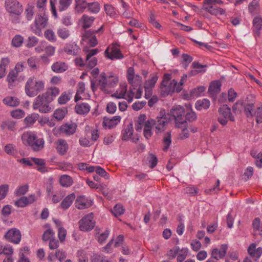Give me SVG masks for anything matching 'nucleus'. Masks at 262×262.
I'll return each instance as SVG.
<instances>
[{
    "instance_id": "9d476101",
    "label": "nucleus",
    "mask_w": 262,
    "mask_h": 262,
    "mask_svg": "<svg viewBox=\"0 0 262 262\" xmlns=\"http://www.w3.org/2000/svg\"><path fill=\"white\" fill-rule=\"evenodd\" d=\"M7 11L16 15H19L23 11L22 6L17 0H5Z\"/></svg>"
},
{
    "instance_id": "5fc2aeb1",
    "label": "nucleus",
    "mask_w": 262,
    "mask_h": 262,
    "mask_svg": "<svg viewBox=\"0 0 262 262\" xmlns=\"http://www.w3.org/2000/svg\"><path fill=\"white\" fill-rule=\"evenodd\" d=\"M25 112L21 110H16L11 112V116L15 119H20L25 116Z\"/></svg>"
},
{
    "instance_id": "774afa93",
    "label": "nucleus",
    "mask_w": 262,
    "mask_h": 262,
    "mask_svg": "<svg viewBox=\"0 0 262 262\" xmlns=\"http://www.w3.org/2000/svg\"><path fill=\"white\" fill-rule=\"evenodd\" d=\"M117 106L115 103L110 102L107 103L106 106V111L110 114H114L116 111Z\"/></svg>"
},
{
    "instance_id": "0e129e2a",
    "label": "nucleus",
    "mask_w": 262,
    "mask_h": 262,
    "mask_svg": "<svg viewBox=\"0 0 262 262\" xmlns=\"http://www.w3.org/2000/svg\"><path fill=\"white\" fill-rule=\"evenodd\" d=\"M54 117L58 120H62L65 116V113L62 110H56L54 114Z\"/></svg>"
},
{
    "instance_id": "c756f323",
    "label": "nucleus",
    "mask_w": 262,
    "mask_h": 262,
    "mask_svg": "<svg viewBox=\"0 0 262 262\" xmlns=\"http://www.w3.org/2000/svg\"><path fill=\"white\" fill-rule=\"evenodd\" d=\"M88 4L86 0H75V12L78 13L83 12L87 8Z\"/></svg>"
},
{
    "instance_id": "864d4df0",
    "label": "nucleus",
    "mask_w": 262,
    "mask_h": 262,
    "mask_svg": "<svg viewBox=\"0 0 262 262\" xmlns=\"http://www.w3.org/2000/svg\"><path fill=\"white\" fill-rule=\"evenodd\" d=\"M28 191V186L25 185L20 186L17 189L15 192V194L17 196H19L25 194Z\"/></svg>"
},
{
    "instance_id": "f8f14e48",
    "label": "nucleus",
    "mask_w": 262,
    "mask_h": 262,
    "mask_svg": "<svg viewBox=\"0 0 262 262\" xmlns=\"http://www.w3.org/2000/svg\"><path fill=\"white\" fill-rule=\"evenodd\" d=\"M105 56L112 60L114 59H122L123 55L121 53L120 50L118 48L116 44H113L111 48V52H109V47H108L104 52Z\"/></svg>"
},
{
    "instance_id": "a211bd4d",
    "label": "nucleus",
    "mask_w": 262,
    "mask_h": 262,
    "mask_svg": "<svg viewBox=\"0 0 262 262\" xmlns=\"http://www.w3.org/2000/svg\"><path fill=\"white\" fill-rule=\"evenodd\" d=\"M17 77L18 75L16 71L12 70L10 71L6 78L9 89H12L17 84Z\"/></svg>"
},
{
    "instance_id": "9b49d317",
    "label": "nucleus",
    "mask_w": 262,
    "mask_h": 262,
    "mask_svg": "<svg viewBox=\"0 0 262 262\" xmlns=\"http://www.w3.org/2000/svg\"><path fill=\"white\" fill-rule=\"evenodd\" d=\"M4 237L9 242L18 244L21 238L20 231L17 228H11L5 234Z\"/></svg>"
},
{
    "instance_id": "a19ab883",
    "label": "nucleus",
    "mask_w": 262,
    "mask_h": 262,
    "mask_svg": "<svg viewBox=\"0 0 262 262\" xmlns=\"http://www.w3.org/2000/svg\"><path fill=\"white\" fill-rule=\"evenodd\" d=\"M57 33L59 37L63 39H66L68 38L70 35V31L65 28H59L57 31Z\"/></svg>"
},
{
    "instance_id": "1a4fd4ad",
    "label": "nucleus",
    "mask_w": 262,
    "mask_h": 262,
    "mask_svg": "<svg viewBox=\"0 0 262 262\" xmlns=\"http://www.w3.org/2000/svg\"><path fill=\"white\" fill-rule=\"evenodd\" d=\"M171 116H172L176 121V125L178 127H180V125L186 123V120H184V116L185 115V109L184 107L180 105L177 106L172 108L170 112Z\"/></svg>"
},
{
    "instance_id": "bf43d9fd",
    "label": "nucleus",
    "mask_w": 262,
    "mask_h": 262,
    "mask_svg": "<svg viewBox=\"0 0 262 262\" xmlns=\"http://www.w3.org/2000/svg\"><path fill=\"white\" fill-rule=\"evenodd\" d=\"M27 197L23 196L15 202V205L18 207H24L28 204Z\"/></svg>"
},
{
    "instance_id": "6e6d98bb",
    "label": "nucleus",
    "mask_w": 262,
    "mask_h": 262,
    "mask_svg": "<svg viewBox=\"0 0 262 262\" xmlns=\"http://www.w3.org/2000/svg\"><path fill=\"white\" fill-rule=\"evenodd\" d=\"M9 186L7 184L2 185L0 186V200L4 199L7 194Z\"/></svg>"
},
{
    "instance_id": "4c0bfd02",
    "label": "nucleus",
    "mask_w": 262,
    "mask_h": 262,
    "mask_svg": "<svg viewBox=\"0 0 262 262\" xmlns=\"http://www.w3.org/2000/svg\"><path fill=\"white\" fill-rule=\"evenodd\" d=\"M73 0H59L58 10L59 11L66 10L72 4Z\"/></svg>"
},
{
    "instance_id": "f704fd0d",
    "label": "nucleus",
    "mask_w": 262,
    "mask_h": 262,
    "mask_svg": "<svg viewBox=\"0 0 262 262\" xmlns=\"http://www.w3.org/2000/svg\"><path fill=\"white\" fill-rule=\"evenodd\" d=\"M24 41V38L20 35H15L11 41V45L13 47L18 48L21 46Z\"/></svg>"
},
{
    "instance_id": "ea45409f",
    "label": "nucleus",
    "mask_w": 262,
    "mask_h": 262,
    "mask_svg": "<svg viewBox=\"0 0 262 262\" xmlns=\"http://www.w3.org/2000/svg\"><path fill=\"white\" fill-rule=\"evenodd\" d=\"M124 210L125 209L122 205L117 204L114 207L112 212L116 217H118L123 214Z\"/></svg>"
},
{
    "instance_id": "6ab92c4d",
    "label": "nucleus",
    "mask_w": 262,
    "mask_h": 262,
    "mask_svg": "<svg viewBox=\"0 0 262 262\" xmlns=\"http://www.w3.org/2000/svg\"><path fill=\"white\" fill-rule=\"evenodd\" d=\"M253 33L255 37H259L260 34V30L262 29V18L256 16L253 20Z\"/></svg>"
},
{
    "instance_id": "3c124183",
    "label": "nucleus",
    "mask_w": 262,
    "mask_h": 262,
    "mask_svg": "<svg viewBox=\"0 0 262 262\" xmlns=\"http://www.w3.org/2000/svg\"><path fill=\"white\" fill-rule=\"evenodd\" d=\"M70 93L67 94L66 92L62 93L58 98V102L60 104H64L70 99Z\"/></svg>"
},
{
    "instance_id": "de8ad7c7",
    "label": "nucleus",
    "mask_w": 262,
    "mask_h": 262,
    "mask_svg": "<svg viewBox=\"0 0 262 262\" xmlns=\"http://www.w3.org/2000/svg\"><path fill=\"white\" fill-rule=\"evenodd\" d=\"M38 42V39L35 36H29L28 38L26 46L31 48L36 46Z\"/></svg>"
},
{
    "instance_id": "39448f33",
    "label": "nucleus",
    "mask_w": 262,
    "mask_h": 262,
    "mask_svg": "<svg viewBox=\"0 0 262 262\" xmlns=\"http://www.w3.org/2000/svg\"><path fill=\"white\" fill-rule=\"evenodd\" d=\"M219 116L217 118L218 122L223 126L226 125L228 120L234 122V116L231 113V109L227 104L221 105L218 110Z\"/></svg>"
},
{
    "instance_id": "aec40b11",
    "label": "nucleus",
    "mask_w": 262,
    "mask_h": 262,
    "mask_svg": "<svg viewBox=\"0 0 262 262\" xmlns=\"http://www.w3.org/2000/svg\"><path fill=\"white\" fill-rule=\"evenodd\" d=\"M256 246L254 243L250 244L248 248V252L251 257L259 258L262 254V248L258 247L256 249Z\"/></svg>"
},
{
    "instance_id": "473e14b6",
    "label": "nucleus",
    "mask_w": 262,
    "mask_h": 262,
    "mask_svg": "<svg viewBox=\"0 0 262 262\" xmlns=\"http://www.w3.org/2000/svg\"><path fill=\"white\" fill-rule=\"evenodd\" d=\"M59 182L61 186L66 187H70L73 182L72 178L70 176L66 174L60 177Z\"/></svg>"
},
{
    "instance_id": "a878e982",
    "label": "nucleus",
    "mask_w": 262,
    "mask_h": 262,
    "mask_svg": "<svg viewBox=\"0 0 262 262\" xmlns=\"http://www.w3.org/2000/svg\"><path fill=\"white\" fill-rule=\"evenodd\" d=\"M76 112L80 115L87 114L90 110V106L86 103H82L76 105L75 107Z\"/></svg>"
},
{
    "instance_id": "412c9836",
    "label": "nucleus",
    "mask_w": 262,
    "mask_h": 262,
    "mask_svg": "<svg viewBox=\"0 0 262 262\" xmlns=\"http://www.w3.org/2000/svg\"><path fill=\"white\" fill-rule=\"evenodd\" d=\"M56 149L60 155H64L69 149V145L64 139H59L57 141Z\"/></svg>"
},
{
    "instance_id": "4be33fe9",
    "label": "nucleus",
    "mask_w": 262,
    "mask_h": 262,
    "mask_svg": "<svg viewBox=\"0 0 262 262\" xmlns=\"http://www.w3.org/2000/svg\"><path fill=\"white\" fill-rule=\"evenodd\" d=\"M134 133L133 124L130 122L127 126H125L124 129L122 130V139L124 141L128 140L131 139Z\"/></svg>"
},
{
    "instance_id": "7c9ffc66",
    "label": "nucleus",
    "mask_w": 262,
    "mask_h": 262,
    "mask_svg": "<svg viewBox=\"0 0 262 262\" xmlns=\"http://www.w3.org/2000/svg\"><path fill=\"white\" fill-rule=\"evenodd\" d=\"M95 20V17L90 16L88 15L84 14L81 18V21L82 23V27L86 29L90 28Z\"/></svg>"
},
{
    "instance_id": "5701e85b",
    "label": "nucleus",
    "mask_w": 262,
    "mask_h": 262,
    "mask_svg": "<svg viewBox=\"0 0 262 262\" xmlns=\"http://www.w3.org/2000/svg\"><path fill=\"white\" fill-rule=\"evenodd\" d=\"M208 6H206L204 8V9L210 13L212 15H217L218 14L222 15L225 14V11L222 8L218 7L217 6L213 5H207Z\"/></svg>"
},
{
    "instance_id": "052dcab7",
    "label": "nucleus",
    "mask_w": 262,
    "mask_h": 262,
    "mask_svg": "<svg viewBox=\"0 0 262 262\" xmlns=\"http://www.w3.org/2000/svg\"><path fill=\"white\" fill-rule=\"evenodd\" d=\"M181 253H180L177 256V262H183L184 260L186 258L187 255V248H183L181 250Z\"/></svg>"
},
{
    "instance_id": "8fccbe9b",
    "label": "nucleus",
    "mask_w": 262,
    "mask_h": 262,
    "mask_svg": "<svg viewBox=\"0 0 262 262\" xmlns=\"http://www.w3.org/2000/svg\"><path fill=\"white\" fill-rule=\"evenodd\" d=\"M54 235V232L53 230L48 229L46 230L42 236V239L44 241H50L51 239L53 238V236Z\"/></svg>"
},
{
    "instance_id": "680f3d73",
    "label": "nucleus",
    "mask_w": 262,
    "mask_h": 262,
    "mask_svg": "<svg viewBox=\"0 0 262 262\" xmlns=\"http://www.w3.org/2000/svg\"><path fill=\"white\" fill-rule=\"evenodd\" d=\"M196 115L195 113L193 111H190L186 114L185 117V120L187 122V121L189 122H192L196 119Z\"/></svg>"
},
{
    "instance_id": "338daca9",
    "label": "nucleus",
    "mask_w": 262,
    "mask_h": 262,
    "mask_svg": "<svg viewBox=\"0 0 262 262\" xmlns=\"http://www.w3.org/2000/svg\"><path fill=\"white\" fill-rule=\"evenodd\" d=\"M205 88L204 86H200L194 89L191 91V94L193 96L198 97V96L201 95V94L203 92H204L205 91Z\"/></svg>"
},
{
    "instance_id": "09e8293b",
    "label": "nucleus",
    "mask_w": 262,
    "mask_h": 262,
    "mask_svg": "<svg viewBox=\"0 0 262 262\" xmlns=\"http://www.w3.org/2000/svg\"><path fill=\"white\" fill-rule=\"evenodd\" d=\"M244 101L238 100L232 106V111L234 113H237L238 112L241 113L243 109Z\"/></svg>"
},
{
    "instance_id": "13d9d810",
    "label": "nucleus",
    "mask_w": 262,
    "mask_h": 262,
    "mask_svg": "<svg viewBox=\"0 0 262 262\" xmlns=\"http://www.w3.org/2000/svg\"><path fill=\"white\" fill-rule=\"evenodd\" d=\"M33 8V7L28 6L25 10V14L28 20H31L33 18L34 15Z\"/></svg>"
},
{
    "instance_id": "69168bd1",
    "label": "nucleus",
    "mask_w": 262,
    "mask_h": 262,
    "mask_svg": "<svg viewBox=\"0 0 262 262\" xmlns=\"http://www.w3.org/2000/svg\"><path fill=\"white\" fill-rule=\"evenodd\" d=\"M149 21L152 24L155 28L160 29L161 27V26L160 24L156 20L155 15L151 13L150 14V16L149 17Z\"/></svg>"
},
{
    "instance_id": "e433bc0d",
    "label": "nucleus",
    "mask_w": 262,
    "mask_h": 262,
    "mask_svg": "<svg viewBox=\"0 0 262 262\" xmlns=\"http://www.w3.org/2000/svg\"><path fill=\"white\" fill-rule=\"evenodd\" d=\"M103 26H101L97 30L94 29H90L89 30L85 31L84 33L82 35L83 39H89L91 38L92 36H95L94 34L100 32L102 31Z\"/></svg>"
},
{
    "instance_id": "dca6fc26",
    "label": "nucleus",
    "mask_w": 262,
    "mask_h": 262,
    "mask_svg": "<svg viewBox=\"0 0 262 262\" xmlns=\"http://www.w3.org/2000/svg\"><path fill=\"white\" fill-rule=\"evenodd\" d=\"M121 120V117L119 116H115L111 118L104 117L103 120V126L105 128L111 129L115 127Z\"/></svg>"
},
{
    "instance_id": "f3484780",
    "label": "nucleus",
    "mask_w": 262,
    "mask_h": 262,
    "mask_svg": "<svg viewBox=\"0 0 262 262\" xmlns=\"http://www.w3.org/2000/svg\"><path fill=\"white\" fill-rule=\"evenodd\" d=\"M227 249L228 246L226 244L222 245L220 250L217 248L213 249L211 253L212 257L217 260L219 259L223 258L226 255Z\"/></svg>"
},
{
    "instance_id": "603ef678",
    "label": "nucleus",
    "mask_w": 262,
    "mask_h": 262,
    "mask_svg": "<svg viewBox=\"0 0 262 262\" xmlns=\"http://www.w3.org/2000/svg\"><path fill=\"white\" fill-rule=\"evenodd\" d=\"M95 171H96V174H98L99 176L103 177L105 179H109V174L102 167L100 166H96Z\"/></svg>"
},
{
    "instance_id": "4468645a",
    "label": "nucleus",
    "mask_w": 262,
    "mask_h": 262,
    "mask_svg": "<svg viewBox=\"0 0 262 262\" xmlns=\"http://www.w3.org/2000/svg\"><path fill=\"white\" fill-rule=\"evenodd\" d=\"M76 207L79 209H84L90 207L93 202L92 200L85 196H78L75 201Z\"/></svg>"
},
{
    "instance_id": "c9c22d12",
    "label": "nucleus",
    "mask_w": 262,
    "mask_h": 262,
    "mask_svg": "<svg viewBox=\"0 0 262 262\" xmlns=\"http://www.w3.org/2000/svg\"><path fill=\"white\" fill-rule=\"evenodd\" d=\"M171 134L170 132L166 133V134L164 136L163 139V143L164 144L163 150L164 151H167L168 149L169 148V146L171 144Z\"/></svg>"
},
{
    "instance_id": "b1692460",
    "label": "nucleus",
    "mask_w": 262,
    "mask_h": 262,
    "mask_svg": "<svg viewBox=\"0 0 262 262\" xmlns=\"http://www.w3.org/2000/svg\"><path fill=\"white\" fill-rule=\"evenodd\" d=\"M221 82L220 80L211 82L208 88V92L212 95L219 93L221 91Z\"/></svg>"
},
{
    "instance_id": "393cba45",
    "label": "nucleus",
    "mask_w": 262,
    "mask_h": 262,
    "mask_svg": "<svg viewBox=\"0 0 262 262\" xmlns=\"http://www.w3.org/2000/svg\"><path fill=\"white\" fill-rule=\"evenodd\" d=\"M79 50V47L76 43H67L64 47L63 51L68 55H76L78 51Z\"/></svg>"
},
{
    "instance_id": "4d7b16f0",
    "label": "nucleus",
    "mask_w": 262,
    "mask_h": 262,
    "mask_svg": "<svg viewBox=\"0 0 262 262\" xmlns=\"http://www.w3.org/2000/svg\"><path fill=\"white\" fill-rule=\"evenodd\" d=\"M254 115L256 117L257 123H261L262 122V106L257 108L253 114V116Z\"/></svg>"
},
{
    "instance_id": "bb28decb",
    "label": "nucleus",
    "mask_w": 262,
    "mask_h": 262,
    "mask_svg": "<svg viewBox=\"0 0 262 262\" xmlns=\"http://www.w3.org/2000/svg\"><path fill=\"white\" fill-rule=\"evenodd\" d=\"M52 71L57 73H62L68 69L64 62L58 61L53 63L51 67Z\"/></svg>"
},
{
    "instance_id": "c85d7f7f",
    "label": "nucleus",
    "mask_w": 262,
    "mask_h": 262,
    "mask_svg": "<svg viewBox=\"0 0 262 262\" xmlns=\"http://www.w3.org/2000/svg\"><path fill=\"white\" fill-rule=\"evenodd\" d=\"M3 103L9 106L16 107L19 104L20 101L19 99L13 96H8L5 97L3 100Z\"/></svg>"
},
{
    "instance_id": "a18cd8bd",
    "label": "nucleus",
    "mask_w": 262,
    "mask_h": 262,
    "mask_svg": "<svg viewBox=\"0 0 262 262\" xmlns=\"http://www.w3.org/2000/svg\"><path fill=\"white\" fill-rule=\"evenodd\" d=\"M9 60L8 58H3L2 60V63L0 64V78L4 77L6 71V65L8 64Z\"/></svg>"
},
{
    "instance_id": "ddd939ff",
    "label": "nucleus",
    "mask_w": 262,
    "mask_h": 262,
    "mask_svg": "<svg viewBox=\"0 0 262 262\" xmlns=\"http://www.w3.org/2000/svg\"><path fill=\"white\" fill-rule=\"evenodd\" d=\"M177 85V81L173 79L169 83L161 84V95L162 97H166L171 93L175 91V87Z\"/></svg>"
},
{
    "instance_id": "37998d69",
    "label": "nucleus",
    "mask_w": 262,
    "mask_h": 262,
    "mask_svg": "<svg viewBox=\"0 0 262 262\" xmlns=\"http://www.w3.org/2000/svg\"><path fill=\"white\" fill-rule=\"evenodd\" d=\"M254 107V105L253 103H248L247 104H244L243 108L244 109V112L247 117L253 116V114L252 113V111Z\"/></svg>"
},
{
    "instance_id": "58836bf2",
    "label": "nucleus",
    "mask_w": 262,
    "mask_h": 262,
    "mask_svg": "<svg viewBox=\"0 0 262 262\" xmlns=\"http://www.w3.org/2000/svg\"><path fill=\"white\" fill-rule=\"evenodd\" d=\"M87 8L92 13H97L100 9V5L98 2H93L88 4Z\"/></svg>"
},
{
    "instance_id": "cd10ccee",
    "label": "nucleus",
    "mask_w": 262,
    "mask_h": 262,
    "mask_svg": "<svg viewBox=\"0 0 262 262\" xmlns=\"http://www.w3.org/2000/svg\"><path fill=\"white\" fill-rule=\"evenodd\" d=\"M75 199V195L71 193L67 196L60 204L61 207L64 209L69 208Z\"/></svg>"
},
{
    "instance_id": "0eeeda50",
    "label": "nucleus",
    "mask_w": 262,
    "mask_h": 262,
    "mask_svg": "<svg viewBox=\"0 0 262 262\" xmlns=\"http://www.w3.org/2000/svg\"><path fill=\"white\" fill-rule=\"evenodd\" d=\"M118 82V79L114 76H110L106 80L105 79H100L98 81V85L100 89L105 93L109 94L111 93V91L109 89H111L116 86Z\"/></svg>"
},
{
    "instance_id": "2f4dec72",
    "label": "nucleus",
    "mask_w": 262,
    "mask_h": 262,
    "mask_svg": "<svg viewBox=\"0 0 262 262\" xmlns=\"http://www.w3.org/2000/svg\"><path fill=\"white\" fill-rule=\"evenodd\" d=\"M210 103L207 99H203V100H198L195 103V108L197 110H202V109L206 110L209 108Z\"/></svg>"
},
{
    "instance_id": "6e6552de",
    "label": "nucleus",
    "mask_w": 262,
    "mask_h": 262,
    "mask_svg": "<svg viewBox=\"0 0 262 262\" xmlns=\"http://www.w3.org/2000/svg\"><path fill=\"white\" fill-rule=\"evenodd\" d=\"M93 213H90L83 216L79 222V228L81 231H88L92 230L95 225L93 220Z\"/></svg>"
},
{
    "instance_id": "f03ea898",
    "label": "nucleus",
    "mask_w": 262,
    "mask_h": 262,
    "mask_svg": "<svg viewBox=\"0 0 262 262\" xmlns=\"http://www.w3.org/2000/svg\"><path fill=\"white\" fill-rule=\"evenodd\" d=\"M168 122V119L162 112L160 116H158L155 119H150L147 120L144 124L143 134L146 139H149L152 135L151 128L155 126L156 133H161L164 130L166 123Z\"/></svg>"
},
{
    "instance_id": "20e7f679",
    "label": "nucleus",
    "mask_w": 262,
    "mask_h": 262,
    "mask_svg": "<svg viewBox=\"0 0 262 262\" xmlns=\"http://www.w3.org/2000/svg\"><path fill=\"white\" fill-rule=\"evenodd\" d=\"M21 139L25 145H28L35 151L41 150L44 147L45 142L42 138H38L34 134H24Z\"/></svg>"
},
{
    "instance_id": "72a5a7b5",
    "label": "nucleus",
    "mask_w": 262,
    "mask_h": 262,
    "mask_svg": "<svg viewBox=\"0 0 262 262\" xmlns=\"http://www.w3.org/2000/svg\"><path fill=\"white\" fill-rule=\"evenodd\" d=\"M158 79V77L156 74H150V79L145 81L144 88L152 89L154 88Z\"/></svg>"
},
{
    "instance_id": "f257e3e1",
    "label": "nucleus",
    "mask_w": 262,
    "mask_h": 262,
    "mask_svg": "<svg viewBox=\"0 0 262 262\" xmlns=\"http://www.w3.org/2000/svg\"><path fill=\"white\" fill-rule=\"evenodd\" d=\"M59 94V89L57 87L48 88L46 92L37 96L33 102V108L38 109L40 113H48L51 111L49 103Z\"/></svg>"
},
{
    "instance_id": "79ce46f5",
    "label": "nucleus",
    "mask_w": 262,
    "mask_h": 262,
    "mask_svg": "<svg viewBox=\"0 0 262 262\" xmlns=\"http://www.w3.org/2000/svg\"><path fill=\"white\" fill-rule=\"evenodd\" d=\"M142 79V78L140 75H136L133 78V81L128 83L133 88V89H136L138 86H141Z\"/></svg>"
},
{
    "instance_id": "2eb2a0df",
    "label": "nucleus",
    "mask_w": 262,
    "mask_h": 262,
    "mask_svg": "<svg viewBox=\"0 0 262 262\" xmlns=\"http://www.w3.org/2000/svg\"><path fill=\"white\" fill-rule=\"evenodd\" d=\"M77 126L76 124L74 123H65L60 126L59 130L60 134L70 136L75 133Z\"/></svg>"
},
{
    "instance_id": "423d86ee",
    "label": "nucleus",
    "mask_w": 262,
    "mask_h": 262,
    "mask_svg": "<svg viewBox=\"0 0 262 262\" xmlns=\"http://www.w3.org/2000/svg\"><path fill=\"white\" fill-rule=\"evenodd\" d=\"M48 18L45 14L43 16L37 15L35 17L34 23L30 26L32 31L37 35H40L41 30L45 28L48 24Z\"/></svg>"
},
{
    "instance_id": "49530a36",
    "label": "nucleus",
    "mask_w": 262,
    "mask_h": 262,
    "mask_svg": "<svg viewBox=\"0 0 262 262\" xmlns=\"http://www.w3.org/2000/svg\"><path fill=\"white\" fill-rule=\"evenodd\" d=\"M183 59L182 64L184 68L186 69L188 67L189 64L192 61L193 58L189 55L187 54H183L182 55Z\"/></svg>"
},
{
    "instance_id": "7ed1b4c3",
    "label": "nucleus",
    "mask_w": 262,
    "mask_h": 262,
    "mask_svg": "<svg viewBox=\"0 0 262 262\" xmlns=\"http://www.w3.org/2000/svg\"><path fill=\"white\" fill-rule=\"evenodd\" d=\"M44 88L45 82L42 80L32 76L28 78L26 83L25 93L29 97H34L42 91Z\"/></svg>"
},
{
    "instance_id": "e2e57ef3",
    "label": "nucleus",
    "mask_w": 262,
    "mask_h": 262,
    "mask_svg": "<svg viewBox=\"0 0 262 262\" xmlns=\"http://www.w3.org/2000/svg\"><path fill=\"white\" fill-rule=\"evenodd\" d=\"M37 119V116L36 115L31 114V115L27 116L25 118V121L26 122L27 125H30L34 124Z\"/></svg>"
},
{
    "instance_id": "c03bdc74",
    "label": "nucleus",
    "mask_w": 262,
    "mask_h": 262,
    "mask_svg": "<svg viewBox=\"0 0 262 262\" xmlns=\"http://www.w3.org/2000/svg\"><path fill=\"white\" fill-rule=\"evenodd\" d=\"M44 35L46 39L51 42H55L56 40V37L55 33L51 29H47L46 30Z\"/></svg>"
}]
</instances>
